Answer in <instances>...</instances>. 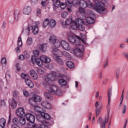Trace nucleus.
I'll return each mask as SVG.
<instances>
[{
  "instance_id": "17",
  "label": "nucleus",
  "mask_w": 128,
  "mask_h": 128,
  "mask_svg": "<svg viewBox=\"0 0 128 128\" xmlns=\"http://www.w3.org/2000/svg\"><path fill=\"white\" fill-rule=\"evenodd\" d=\"M78 0H73L72 1H66V4L68 6H74V4H78Z\"/></svg>"
},
{
  "instance_id": "37",
  "label": "nucleus",
  "mask_w": 128,
  "mask_h": 128,
  "mask_svg": "<svg viewBox=\"0 0 128 128\" xmlns=\"http://www.w3.org/2000/svg\"><path fill=\"white\" fill-rule=\"evenodd\" d=\"M48 18H46L43 22L44 28H46L47 26H49Z\"/></svg>"
},
{
  "instance_id": "15",
  "label": "nucleus",
  "mask_w": 128,
  "mask_h": 128,
  "mask_svg": "<svg viewBox=\"0 0 128 128\" xmlns=\"http://www.w3.org/2000/svg\"><path fill=\"white\" fill-rule=\"evenodd\" d=\"M32 12V8L30 6H26L23 10V14L28 16Z\"/></svg>"
},
{
  "instance_id": "13",
  "label": "nucleus",
  "mask_w": 128,
  "mask_h": 128,
  "mask_svg": "<svg viewBox=\"0 0 128 128\" xmlns=\"http://www.w3.org/2000/svg\"><path fill=\"white\" fill-rule=\"evenodd\" d=\"M41 106H42V108H46V110H50L52 108V104H50L46 101L42 102L41 104Z\"/></svg>"
},
{
  "instance_id": "2",
  "label": "nucleus",
  "mask_w": 128,
  "mask_h": 128,
  "mask_svg": "<svg viewBox=\"0 0 128 128\" xmlns=\"http://www.w3.org/2000/svg\"><path fill=\"white\" fill-rule=\"evenodd\" d=\"M31 60L33 64H34L35 62L38 66H42V62L48 64L52 60L48 56H42L40 58H36L35 56H32L31 58Z\"/></svg>"
},
{
  "instance_id": "16",
  "label": "nucleus",
  "mask_w": 128,
  "mask_h": 128,
  "mask_svg": "<svg viewBox=\"0 0 128 128\" xmlns=\"http://www.w3.org/2000/svg\"><path fill=\"white\" fill-rule=\"evenodd\" d=\"M20 18V11L16 10L14 12V20L15 22H18Z\"/></svg>"
},
{
  "instance_id": "18",
  "label": "nucleus",
  "mask_w": 128,
  "mask_h": 128,
  "mask_svg": "<svg viewBox=\"0 0 128 128\" xmlns=\"http://www.w3.org/2000/svg\"><path fill=\"white\" fill-rule=\"evenodd\" d=\"M112 88L108 90V106H110V100H112Z\"/></svg>"
},
{
  "instance_id": "32",
  "label": "nucleus",
  "mask_w": 128,
  "mask_h": 128,
  "mask_svg": "<svg viewBox=\"0 0 128 128\" xmlns=\"http://www.w3.org/2000/svg\"><path fill=\"white\" fill-rule=\"evenodd\" d=\"M10 106L12 108H16V101L14 99L12 100Z\"/></svg>"
},
{
  "instance_id": "21",
  "label": "nucleus",
  "mask_w": 128,
  "mask_h": 128,
  "mask_svg": "<svg viewBox=\"0 0 128 128\" xmlns=\"http://www.w3.org/2000/svg\"><path fill=\"white\" fill-rule=\"evenodd\" d=\"M53 2V6L54 8H60V0H54Z\"/></svg>"
},
{
  "instance_id": "38",
  "label": "nucleus",
  "mask_w": 128,
  "mask_h": 128,
  "mask_svg": "<svg viewBox=\"0 0 128 128\" xmlns=\"http://www.w3.org/2000/svg\"><path fill=\"white\" fill-rule=\"evenodd\" d=\"M32 44V39L31 38L28 37L27 39L26 44L27 46H30Z\"/></svg>"
},
{
  "instance_id": "61",
  "label": "nucleus",
  "mask_w": 128,
  "mask_h": 128,
  "mask_svg": "<svg viewBox=\"0 0 128 128\" xmlns=\"http://www.w3.org/2000/svg\"><path fill=\"white\" fill-rule=\"evenodd\" d=\"M16 70H20V64L18 63H17L16 64Z\"/></svg>"
},
{
  "instance_id": "24",
  "label": "nucleus",
  "mask_w": 128,
  "mask_h": 128,
  "mask_svg": "<svg viewBox=\"0 0 128 128\" xmlns=\"http://www.w3.org/2000/svg\"><path fill=\"white\" fill-rule=\"evenodd\" d=\"M47 48H48V44H44L40 46L39 47V49L40 50L44 52H46Z\"/></svg>"
},
{
  "instance_id": "57",
  "label": "nucleus",
  "mask_w": 128,
  "mask_h": 128,
  "mask_svg": "<svg viewBox=\"0 0 128 128\" xmlns=\"http://www.w3.org/2000/svg\"><path fill=\"white\" fill-rule=\"evenodd\" d=\"M34 106V110L37 112H40V108L38 106Z\"/></svg>"
},
{
  "instance_id": "3",
  "label": "nucleus",
  "mask_w": 128,
  "mask_h": 128,
  "mask_svg": "<svg viewBox=\"0 0 128 128\" xmlns=\"http://www.w3.org/2000/svg\"><path fill=\"white\" fill-rule=\"evenodd\" d=\"M95 10H96L99 14H104L106 8H104V5L102 2L96 0L95 1V6L94 8Z\"/></svg>"
},
{
  "instance_id": "49",
  "label": "nucleus",
  "mask_w": 128,
  "mask_h": 128,
  "mask_svg": "<svg viewBox=\"0 0 128 128\" xmlns=\"http://www.w3.org/2000/svg\"><path fill=\"white\" fill-rule=\"evenodd\" d=\"M44 96L46 98H48V100H50L51 96H50V93L48 92H45L44 94Z\"/></svg>"
},
{
  "instance_id": "36",
  "label": "nucleus",
  "mask_w": 128,
  "mask_h": 128,
  "mask_svg": "<svg viewBox=\"0 0 128 128\" xmlns=\"http://www.w3.org/2000/svg\"><path fill=\"white\" fill-rule=\"evenodd\" d=\"M86 8H92V3L90 2V0L86 1Z\"/></svg>"
},
{
  "instance_id": "9",
  "label": "nucleus",
  "mask_w": 128,
  "mask_h": 128,
  "mask_svg": "<svg viewBox=\"0 0 128 128\" xmlns=\"http://www.w3.org/2000/svg\"><path fill=\"white\" fill-rule=\"evenodd\" d=\"M42 102V98L40 96L34 94L32 96V98L29 99V102L31 106H34V102Z\"/></svg>"
},
{
  "instance_id": "12",
  "label": "nucleus",
  "mask_w": 128,
  "mask_h": 128,
  "mask_svg": "<svg viewBox=\"0 0 128 128\" xmlns=\"http://www.w3.org/2000/svg\"><path fill=\"white\" fill-rule=\"evenodd\" d=\"M26 118L27 120H28V122H31L32 124V122H34V120H36V117L30 114H26Z\"/></svg>"
},
{
  "instance_id": "10",
  "label": "nucleus",
  "mask_w": 128,
  "mask_h": 128,
  "mask_svg": "<svg viewBox=\"0 0 128 128\" xmlns=\"http://www.w3.org/2000/svg\"><path fill=\"white\" fill-rule=\"evenodd\" d=\"M94 18H96V16L94 14H92L91 15L90 14L89 17L86 18V20L88 24H94Z\"/></svg>"
},
{
  "instance_id": "55",
  "label": "nucleus",
  "mask_w": 128,
  "mask_h": 128,
  "mask_svg": "<svg viewBox=\"0 0 128 128\" xmlns=\"http://www.w3.org/2000/svg\"><path fill=\"white\" fill-rule=\"evenodd\" d=\"M126 104L123 105V108L122 111V114H126Z\"/></svg>"
},
{
  "instance_id": "44",
  "label": "nucleus",
  "mask_w": 128,
  "mask_h": 128,
  "mask_svg": "<svg viewBox=\"0 0 128 128\" xmlns=\"http://www.w3.org/2000/svg\"><path fill=\"white\" fill-rule=\"evenodd\" d=\"M1 64H6L7 61H6V58L3 57L1 59Z\"/></svg>"
},
{
  "instance_id": "56",
  "label": "nucleus",
  "mask_w": 128,
  "mask_h": 128,
  "mask_svg": "<svg viewBox=\"0 0 128 128\" xmlns=\"http://www.w3.org/2000/svg\"><path fill=\"white\" fill-rule=\"evenodd\" d=\"M37 72L40 74H44V71L42 69L38 70Z\"/></svg>"
},
{
  "instance_id": "22",
  "label": "nucleus",
  "mask_w": 128,
  "mask_h": 128,
  "mask_svg": "<svg viewBox=\"0 0 128 128\" xmlns=\"http://www.w3.org/2000/svg\"><path fill=\"white\" fill-rule=\"evenodd\" d=\"M76 36H74V35H70L68 40L70 42H72V44H74V42H76Z\"/></svg>"
},
{
  "instance_id": "47",
  "label": "nucleus",
  "mask_w": 128,
  "mask_h": 128,
  "mask_svg": "<svg viewBox=\"0 0 128 128\" xmlns=\"http://www.w3.org/2000/svg\"><path fill=\"white\" fill-rule=\"evenodd\" d=\"M21 76L22 78H24V80L28 78V74H24V73H22L21 74Z\"/></svg>"
},
{
  "instance_id": "26",
  "label": "nucleus",
  "mask_w": 128,
  "mask_h": 128,
  "mask_svg": "<svg viewBox=\"0 0 128 128\" xmlns=\"http://www.w3.org/2000/svg\"><path fill=\"white\" fill-rule=\"evenodd\" d=\"M41 116L43 118H45V120H50V114L44 113V112H42L41 113Z\"/></svg>"
},
{
  "instance_id": "29",
  "label": "nucleus",
  "mask_w": 128,
  "mask_h": 128,
  "mask_svg": "<svg viewBox=\"0 0 128 128\" xmlns=\"http://www.w3.org/2000/svg\"><path fill=\"white\" fill-rule=\"evenodd\" d=\"M58 83L61 86H66V80L64 79L59 80Z\"/></svg>"
},
{
  "instance_id": "28",
  "label": "nucleus",
  "mask_w": 128,
  "mask_h": 128,
  "mask_svg": "<svg viewBox=\"0 0 128 128\" xmlns=\"http://www.w3.org/2000/svg\"><path fill=\"white\" fill-rule=\"evenodd\" d=\"M32 32L34 34H38V26H32Z\"/></svg>"
},
{
  "instance_id": "33",
  "label": "nucleus",
  "mask_w": 128,
  "mask_h": 128,
  "mask_svg": "<svg viewBox=\"0 0 128 128\" xmlns=\"http://www.w3.org/2000/svg\"><path fill=\"white\" fill-rule=\"evenodd\" d=\"M56 60L58 62V64H62V66L64 65V60H62V58H60L58 56H56Z\"/></svg>"
},
{
  "instance_id": "51",
  "label": "nucleus",
  "mask_w": 128,
  "mask_h": 128,
  "mask_svg": "<svg viewBox=\"0 0 128 128\" xmlns=\"http://www.w3.org/2000/svg\"><path fill=\"white\" fill-rule=\"evenodd\" d=\"M100 108H102V106L100 107V108H96V116H98L100 113Z\"/></svg>"
},
{
  "instance_id": "14",
  "label": "nucleus",
  "mask_w": 128,
  "mask_h": 128,
  "mask_svg": "<svg viewBox=\"0 0 128 128\" xmlns=\"http://www.w3.org/2000/svg\"><path fill=\"white\" fill-rule=\"evenodd\" d=\"M61 46L64 50H70V45L68 44V43L66 42L64 40L62 41Z\"/></svg>"
},
{
  "instance_id": "34",
  "label": "nucleus",
  "mask_w": 128,
  "mask_h": 128,
  "mask_svg": "<svg viewBox=\"0 0 128 128\" xmlns=\"http://www.w3.org/2000/svg\"><path fill=\"white\" fill-rule=\"evenodd\" d=\"M80 6L82 8H86V1L84 0H80L78 2Z\"/></svg>"
},
{
  "instance_id": "40",
  "label": "nucleus",
  "mask_w": 128,
  "mask_h": 128,
  "mask_svg": "<svg viewBox=\"0 0 128 128\" xmlns=\"http://www.w3.org/2000/svg\"><path fill=\"white\" fill-rule=\"evenodd\" d=\"M36 14L37 16H42V10L39 8L36 9Z\"/></svg>"
},
{
  "instance_id": "43",
  "label": "nucleus",
  "mask_w": 128,
  "mask_h": 128,
  "mask_svg": "<svg viewBox=\"0 0 128 128\" xmlns=\"http://www.w3.org/2000/svg\"><path fill=\"white\" fill-rule=\"evenodd\" d=\"M68 16V13L67 12H64L62 13V16L64 18H66Z\"/></svg>"
},
{
  "instance_id": "35",
  "label": "nucleus",
  "mask_w": 128,
  "mask_h": 128,
  "mask_svg": "<svg viewBox=\"0 0 128 128\" xmlns=\"http://www.w3.org/2000/svg\"><path fill=\"white\" fill-rule=\"evenodd\" d=\"M18 46L20 48L22 46V37L20 36L18 38Z\"/></svg>"
},
{
  "instance_id": "7",
  "label": "nucleus",
  "mask_w": 128,
  "mask_h": 128,
  "mask_svg": "<svg viewBox=\"0 0 128 128\" xmlns=\"http://www.w3.org/2000/svg\"><path fill=\"white\" fill-rule=\"evenodd\" d=\"M49 40L50 42H52L55 48H57L62 46V42H60L58 39H56V38L54 35L50 36Z\"/></svg>"
},
{
  "instance_id": "11",
  "label": "nucleus",
  "mask_w": 128,
  "mask_h": 128,
  "mask_svg": "<svg viewBox=\"0 0 128 128\" xmlns=\"http://www.w3.org/2000/svg\"><path fill=\"white\" fill-rule=\"evenodd\" d=\"M16 114L20 118H22V116H24V115L26 114V112H24V109L22 108H18L16 110Z\"/></svg>"
},
{
  "instance_id": "45",
  "label": "nucleus",
  "mask_w": 128,
  "mask_h": 128,
  "mask_svg": "<svg viewBox=\"0 0 128 128\" xmlns=\"http://www.w3.org/2000/svg\"><path fill=\"white\" fill-rule=\"evenodd\" d=\"M20 122L22 124V126H24V124H26V118H21L20 120Z\"/></svg>"
},
{
  "instance_id": "4",
  "label": "nucleus",
  "mask_w": 128,
  "mask_h": 128,
  "mask_svg": "<svg viewBox=\"0 0 128 128\" xmlns=\"http://www.w3.org/2000/svg\"><path fill=\"white\" fill-rule=\"evenodd\" d=\"M110 118V112H108L107 116H106L104 120H102V117H100L98 120V123L100 126V128H106V124L108 122Z\"/></svg>"
},
{
  "instance_id": "64",
  "label": "nucleus",
  "mask_w": 128,
  "mask_h": 128,
  "mask_svg": "<svg viewBox=\"0 0 128 128\" xmlns=\"http://www.w3.org/2000/svg\"><path fill=\"white\" fill-rule=\"evenodd\" d=\"M41 4L42 6H46V2L45 1H42L41 2Z\"/></svg>"
},
{
  "instance_id": "54",
  "label": "nucleus",
  "mask_w": 128,
  "mask_h": 128,
  "mask_svg": "<svg viewBox=\"0 0 128 128\" xmlns=\"http://www.w3.org/2000/svg\"><path fill=\"white\" fill-rule=\"evenodd\" d=\"M18 94H20V92H16V91H14V92H13L14 98H16V96H18Z\"/></svg>"
},
{
  "instance_id": "25",
  "label": "nucleus",
  "mask_w": 128,
  "mask_h": 128,
  "mask_svg": "<svg viewBox=\"0 0 128 128\" xmlns=\"http://www.w3.org/2000/svg\"><path fill=\"white\" fill-rule=\"evenodd\" d=\"M6 119L4 118H1L0 119V126H1L2 128H4V126H6Z\"/></svg>"
},
{
  "instance_id": "59",
  "label": "nucleus",
  "mask_w": 128,
  "mask_h": 128,
  "mask_svg": "<svg viewBox=\"0 0 128 128\" xmlns=\"http://www.w3.org/2000/svg\"><path fill=\"white\" fill-rule=\"evenodd\" d=\"M12 128H20L18 124H14L12 126Z\"/></svg>"
},
{
  "instance_id": "19",
  "label": "nucleus",
  "mask_w": 128,
  "mask_h": 128,
  "mask_svg": "<svg viewBox=\"0 0 128 128\" xmlns=\"http://www.w3.org/2000/svg\"><path fill=\"white\" fill-rule=\"evenodd\" d=\"M48 26L51 28H54L56 26V20L52 19L49 21Z\"/></svg>"
},
{
  "instance_id": "8",
  "label": "nucleus",
  "mask_w": 128,
  "mask_h": 128,
  "mask_svg": "<svg viewBox=\"0 0 128 128\" xmlns=\"http://www.w3.org/2000/svg\"><path fill=\"white\" fill-rule=\"evenodd\" d=\"M84 18H86V17H84V18L82 19H76V24H78L77 28L79 30H81L82 32L84 30H85L84 26Z\"/></svg>"
},
{
  "instance_id": "53",
  "label": "nucleus",
  "mask_w": 128,
  "mask_h": 128,
  "mask_svg": "<svg viewBox=\"0 0 128 128\" xmlns=\"http://www.w3.org/2000/svg\"><path fill=\"white\" fill-rule=\"evenodd\" d=\"M80 14H84V8H80L78 9Z\"/></svg>"
},
{
  "instance_id": "27",
  "label": "nucleus",
  "mask_w": 128,
  "mask_h": 128,
  "mask_svg": "<svg viewBox=\"0 0 128 128\" xmlns=\"http://www.w3.org/2000/svg\"><path fill=\"white\" fill-rule=\"evenodd\" d=\"M70 28L74 30L78 29V24L76 23V20L75 22H72L70 25Z\"/></svg>"
},
{
  "instance_id": "52",
  "label": "nucleus",
  "mask_w": 128,
  "mask_h": 128,
  "mask_svg": "<svg viewBox=\"0 0 128 128\" xmlns=\"http://www.w3.org/2000/svg\"><path fill=\"white\" fill-rule=\"evenodd\" d=\"M23 94L26 98H28V92L26 90H23Z\"/></svg>"
},
{
  "instance_id": "48",
  "label": "nucleus",
  "mask_w": 128,
  "mask_h": 128,
  "mask_svg": "<svg viewBox=\"0 0 128 128\" xmlns=\"http://www.w3.org/2000/svg\"><path fill=\"white\" fill-rule=\"evenodd\" d=\"M42 124H41V126H42V128H48V126L46 124H48V122H44V121H42Z\"/></svg>"
},
{
  "instance_id": "63",
  "label": "nucleus",
  "mask_w": 128,
  "mask_h": 128,
  "mask_svg": "<svg viewBox=\"0 0 128 128\" xmlns=\"http://www.w3.org/2000/svg\"><path fill=\"white\" fill-rule=\"evenodd\" d=\"M26 32H28V34H30V26H28L26 29Z\"/></svg>"
},
{
  "instance_id": "30",
  "label": "nucleus",
  "mask_w": 128,
  "mask_h": 128,
  "mask_svg": "<svg viewBox=\"0 0 128 128\" xmlns=\"http://www.w3.org/2000/svg\"><path fill=\"white\" fill-rule=\"evenodd\" d=\"M72 22H74L72 21V18H70L66 19L65 22V24H66V26H68L70 24H72Z\"/></svg>"
},
{
  "instance_id": "5",
  "label": "nucleus",
  "mask_w": 128,
  "mask_h": 128,
  "mask_svg": "<svg viewBox=\"0 0 128 128\" xmlns=\"http://www.w3.org/2000/svg\"><path fill=\"white\" fill-rule=\"evenodd\" d=\"M58 77V73L56 72H52V74H48V76L44 77V80L50 84L52 80H54Z\"/></svg>"
},
{
  "instance_id": "58",
  "label": "nucleus",
  "mask_w": 128,
  "mask_h": 128,
  "mask_svg": "<svg viewBox=\"0 0 128 128\" xmlns=\"http://www.w3.org/2000/svg\"><path fill=\"white\" fill-rule=\"evenodd\" d=\"M6 22H4L2 23V30H4V28H6Z\"/></svg>"
},
{
  "instance_id": "20",
  "label": "nucleus",
  "mask_w": 128,
  "mask_h": 128,
  "mask_svg": "<svg viewBox=\"0 0 128 128\" xmlns=\"http://www.w3.org/2000/svg\"><path fill=\"white\" fill-rule=\"evenodd\" d=\"M30 74L33 79H34V80H38V74H36V71L33 70H31L30 71Z\"/></svg>"
},
{
  "instance_id": "41",
  "label": "nucleus",
  "mask_w": 128,
  "mask_h": 128,
  "mask_svg": "<svg viewBox=\"0 0 128 128\" xmlns=\"http://www.w3.org/2000/svg\"><path fill=\"white\" fill-rule=\"evenodd\" d=\"M124 90H122V94L120 98V106H122V100H124Z\"/></svg>"
},
{
  "instance_id": "50",
  "label": "nucleus",
  "mask_w": 128,
  "mask_h": 128,
  "mask_svg": "<svg viewBox=\"0 0 128 128\" xmlns=\"http://www.w3.org/2000/svg\"><path fill=\"white\" fill-rule=\"evenodd\" d=\"M66 4L64 2L60 3V6L62 8V10H64L66 8Z\"/></svg>"
},
{
  "instance_id": "23",
  "label": "nucleus",
  "mask_w": 128,
  "mask_h": 128,
  "mask_svg": "<svg viewBox=\"0 0 128 128\" xmlns=\"http://www.w3.org/2000/svg\"><path fill=\"white\" fill-rule=\"evenodd\" d=\"M25 82L30 88H34V84L32 82V81L28 78L25 80Z\"/></svg>"
},
{
  "instance_id": "60",
  "label": "nucleus",
  "mask_w": 128,
  "mask_h": 128,
  "mask_svg": "<svg viewBox=\"0 0 128 128\" xmlns=\"http://www.w3.org/2000/svg\"><path fill=\"white\" fill-rule=\"evenodd\" d=\"M20 46H18L15 48V52H20Z\"/></svg>"
},
{
  "instance_id": "46",
  "label": "nucleus",
  "mask_w": 128,
  "mask_h": 128,
  "mask_svg": "<svg viewBox=\"0 0 128 128\" xmlns=\"http://www.w3.org/2000/svg\"><path fill=\"white\" fill-rule=\"evenodd\" d=\"M33 54H34L35 58H36V56H40V52L36 50H34Z\"/></svg>"
},
{
  "instance_id": "39",
  "label": "nucleus",
  "mask_w": 128,
  "mask_h": 128,
  "mask_svg": "<svg viewBox=\"0 0 128 128\" xmlns=\"http://www.w3.org/2000/svg\"><path fill=\"white\" fill-rule=\"evenodd\" d=\"M12 122L14 124H18L20 122V120L17 118H14L12 119Z\"/></svg>"
},
{
  "instance_id": "31",
  "label": "nucleus",
  "mask_w": 128,
  "mask_h": 128,
  "mask_svg": "<svg viewBox=\"0 0 128 128\" xmlns=\"http://www.w3.org/2000/svg\"><path fill=\"white\" fill-rule=\"evenodd\" d=\"M66 66L69 68H73L74 66V64L72 61H68L66 62Z\"/></svg>"
},
{
  "instance_id": "62",
  "label": "nucleus",
  "mask_w": 128,
  "mask_h": 128,
  "mask_svg": "<svg viewBox=\"0 0 128 128\" xmlns=\"http://www.w3.org/2000/svg\"><path fill=\"white\" fill-rule=\"evenodd\" d=\"M19 60H24V56L22 54H21L18 57Z\"/></svg>"
},
{
  "instance_id": "6",
  "label": "nucleus",
  "mask_w": 128,
  "mask_h": 128,
  "mask_svg": "<svg viewBox=\"0 0 128 128\" xmlns=\"http://www.w3.org/2000/svg\"><path fill=\"white\" fill-rule=\"evenodd\" d=\"M49 92L53 95L58 96H62V92L60 90V89L56 86L52 85L50 90H49Z\"/></svg>"
},
{
  "instance_id": "1",
  "label": "nucleus",
  "mask_w": 128,
  "mask_h": 128,
  "mask_svg": "<svg viewBox=\"0 0 128 128\" xmlns=\"http://www.w3.org/2000/svg\"><path fill=\"white\" fill-rule=\"evenodd\" d=\"M80 42H82V38L80 37L76 36L75 42L74 44H76V46H78L75 50H74V54L77 56V58H82L83 56L84 52V46L80 45Z\"/></svg>"
},
{
  "instance_id": "42",
  "label": "nucleus",
  "mask_w": 128,
  "mask_h": 128,
  "mask_svg": "<svg viewBox=\"0 0 128 128\" xmlns=\"http://www.w3.org/2000/svg\"><path fill=\"white\" fill-rule=\"evenodd\" d=\"M24 57L26 58H30V54L26 50H24Z\"/></svg>"
}]
</instances>
